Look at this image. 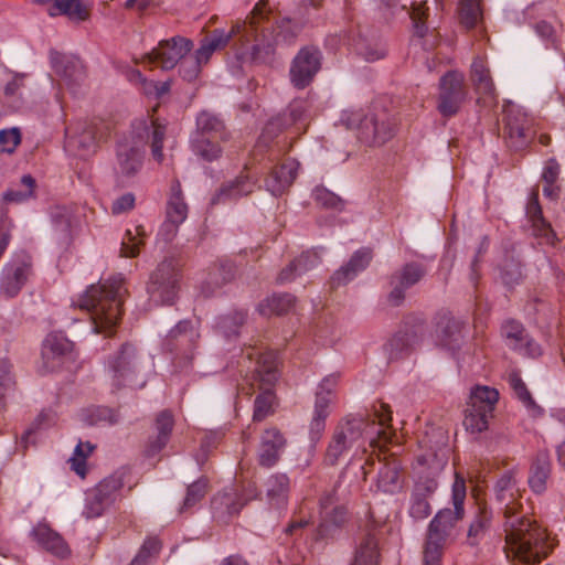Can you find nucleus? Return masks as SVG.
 <instances>
[{
    "instance_id": "1",
    "label": "nucleus",
    "mask_w": 565,
    "mask_h": 565,
    "mask_svg": "<svg viewBox=\"0 0 565 565\" xmlns=\"http://www.w3.org/2000/svg\"><path fill=\"white\" fill-rule=\"evenodd\" d=\"M495 500L503 513L504 552L508 558L540 563L550 552L547 535L522 502L520 482L513 470L504 471L494 484Z\"/></svg>"
},
{
    "instance_id": "2",
    "label": "nucleus",
    "mask_w": 565,
    "mask_h": 565,
    "mask_svg": "<svg viewBox=\"0 0 565 565\" xmlns=\"http://www.w3.org/2000/svg\"><path fill=\"white\" fill-rule=\"evenodd\" d=\"M270 8L266 0L254 7L250 15L243 21L246 47L238 52L237 60L243 64L271 65L275 62L276 46L295 43L302 26L289 18L274 25L269 21Z\"/></svg>"
},
{
    "instance_id": "3",
    "label": "nucleus",
    "mask_w": 565,
    "mask_h": 565,
    "mask_svg": "<svg viewBox=\"0 0 565 565\" xmlns=\"http://www.w3.org/2000/svg\"><path fill=\"white\" fill-rule=\"evenodd\" d=\"M375 417L379 420V427L375 420L361 415H349L342 419L335 427L328 446L326 461L329 465H335L352 447L361 446L360 441L363 439H369L371 447L382 449L391 440V435L385 429L392 420L390 406L381 403L379 408H375Z\"/></svg>"
},
{
    "instance_id": "4",
    "label": "nucleus",
    "mask_w": 565,
    "mask_h": 565,
    "mask_svg": "<svg viewBox=\"0 0 565 565\" xmlns=\"http://www.w3.org/2000/svg\"><path fill=\"white\" fill-rule=\"evenodd\" d=\"M127 289L121 275L104 284L90 285L78 298V307L90 315L93 331L111 335L121 317V306Z\"/></svg>"
},
{
    "instance_id": "5",
    "label": "nucleus",
    "mask_w": 565,
    "mask_h": 565,
    "mask_svg": "<svg viewBox=\"0 0 565 565\" xmlns=\"http://www.w3.org/2000/svg\"><path fill=\"white\" fill-rule=\"evenodd\" d=\"M451 501L454 509H443L436 513L428 525L424 547V565H440L444 546L452 529L465 515L463 502L466 499V481L456 475Z\"/></svg>"
},
{
    "instance_id": "6",
    "label": "nucleus",
    "mask_w": 565,
    "mask_h": 565,
    "mask_svg": "<svg viewBox=\"0 0 565 565\" xmlns=\"http://www.w3.org/2000/svg\"><path fill=\"white\" fill-rule=\"evenodd\" d=\"M341 122L349 129L358 130L359 140L367 146H381L395 134V120L383 107H373L363 114L360 110L343 111Z\"/></svg>"
},
{
    "instance_id": "7",
    "label": "nucleus",
    "mask_w": 565,
    "mask_h": 565,
    "mask_svg": "<svg viewBox=\"0 0 565 565\" xmlns=\"http://www.w3.org/2000/svg\"><path fill=\"white\" fill-rule=\"evenodd\" d=\"M106 379L113 392L122 388H141L147 379L142 372L141 356L137 348L126 342L114 353L109 354L105 362Z\"/></svg>"
},
{
    "instance_id": "8",
    "label": "nucleus",
    "mask_w": 565,
    "mask_h": 565,
    "mask_svg": "<svg viewBox=\"0 0 565 565\" xmlns=\"http://www.w3.org/2000/svg\"><path fill=\"white\" fill-rule=\"evenodd\" d=\"M499 401V392L494 387L476 385L471 388L462 425L471 435H479L489 427V420L493 417L495 405Z\"/></svg>"
},
{
    "instance_id": "9",
    "label": "nucleus",
    "mask_w": 565,
    "mask_h": 565,
    "mask_svg": "<svg viewBox=\"0 0 565 565\" xmlns=\"http://www.w3.org/2000/svg\"><path fill=\"white\" fill-rule=\"evenodd\" d=\"M180 265L177 259L164 258L151 273L147 291L156 303L172 305L180 288Z\"/></svg>"
},
{
    "instance_id": "10",
    "label": "nucleus",
    "mask_w": 565,
    "mask_h": 565,
    "mask_svg": "<svg viewBox=\"0 0 565 565\" xmlns=\"http://www.w3.org/2000/svg\"><path fill=\"white\" fill-rule=\"evenodd\" d=\"M536 135L534 119L518 107H510L503 118V140L511 151H523Z\"/></svg>"
},
{
    "instance_id": "11",
    "label": "nucleus",
    "mask_w": 565,
    "mask_h": 565,
    "mask_svg": "<svg viewBox=\"0 0 565 565\" xmlns=\"http://www.w3.org/2000/svg\"><path fill=\"white\" fill-rule=\"evenodd\" d=\"M468 98L465 75L458 71H448L439 79L437 110L443 117L450 118L459 113Z\"/></svg>"
},
{
    "instance_id": "12",
    "label": "nucleus",
    "mask_w": 565,
    "mask_h": 565,
    "mask_svg": "<svg viewBox=\"0 0 565 565\" xmlns=\"http://www.w3.org/2000/svg\"><path fill=\"white\" fill-rule=\"evenodd\" d=\"M108 130L102 119L85 121L74 131L67 128L65 147L78 157H88L96 151L98 141L106 138Z\"/></svg>"
},
{
    "instance_id": "13",
    "label": "nucleus",
    "mask_w": 565,
    "mask_h": 565,
    "mask_svg": "<svg viewBox=\"0 0 565 565\" xmlns=\"http://www.w3.org/2000/svg\"><path fill=\"white\" fill-rule=\"evenodd\" d=\"M339 483L320 499V524L317 529L319 540L333 537L348 520V511L338 495Z\"/></svg>"
},
{
    "instance_id": "14",
    "label": "nucleus",
    "mask_w": 565,
    "mask_h": 565,
    "mask_svg": "<svg viewBox=\"0 0 565 565\" xmlns=\"http://www.w3.org/2000/svg\"><path fill=\"white\" fill-rule=\"evenodd\" d=\"M31 274V257L23 252L14 254L2 267L0 274V295L8 299L18 296Z\"/></svg>"
},
{
    "instance_id": "15",
    "label": "nucleus",
    "mask_w": 565,
    "mask_h": 565,
    "mask_svg": "<svg viewBox=\"0 0 565 565\" xmlns=\"http://www.w3.org/2000/svg\"><path fill=\"white\" fill-rule=\"evenodd\" d=\"M321 60L322 53L317 46L301 47L290 65L291 84L298 89L308 87L321 68Z\"/></svg>"
},
{
    "instance_id": "16",
    "label": "nucleus",
    "mask_w": 565,
    "mask_h": 565,
    "mask_svg": "<svg viewBox=\"0 0 565 565\" xmlns=\"http://www.w3.org/2000/svg\"><path fill=\"white\" fill-rule=\"evenodd\" d=\"M337 382L338 376L332 374L326 376L318 386L312 418L309 425V434L312 443H317L324 431L326 419L330 415V405L334 396Z\"/></svg>"
},
{
    "instance_id": "17",
    "label": "nucleus",
    "mask_w": 565,
    "mask_h": 565,
    "mask_svg": "<svg viewBox=\"0 0 565 565\" xmlns=\"http://www.w3.org/2000/svg\"><path fill=\"white\" fill-rule=\"evenodd\" d=\"M305 111L306 108L302 102H292L284 113L270 118L256 142L254 157L257 158L258 154L266 151L274 138L286 128L297 124Z\"/></svg>"
},
{
    "instance_id": "18",
    "label": "nucleus",
    "mask_w": 565,
    "mask_h": 565,
    "mask_svg": "<svg viewBox=\"0 0 565 565\" xmlns=\"http://www.w3.org/2000/svg\"><path fill=\"white\" fill-rule=\"evenodd\" d=\"M199 338L200 334L194 324L190 320H182L168 332L162 345L164 350L190 362Z\"/></svg>"
},
{
    "instance_id": "19",
    "label": "nucleus",
    "mask_w": 565,
    "mask_h": 565,
    "mask_svg": "<svg viewBox=\"0 0 565 565\" xmlns=\"http://www.w3.org/2000/svg\"><path fill=\"white\" fill-rule=\"evenodd\" d=\"M192 49L193 42L191 40L178 35L160 41L157 47L146 54L145 60L169 71L174 68Z\"/></svg>"
},
{
    "instance_id": "20",
    "label": "nucleus",
    "mask_w": 565,
    "mask_h": 565,
    "mask_svg": "<svg viewBox=\"0 0 565 565\" xmlns=\"http://www.w3.org/2000/svg\"><path fill=\"white\" fill-rule=\"evenodd\" d=\"M424 265L411 262L394 271L390 277L391 291L387 296L388 302L398 307L406 297V290L418 284L426 276Z\"/></svg>"
},
{
    "instance_id": "21",
    "label": "nucleus",
    "mask_w": 565,
    "mask_h": 565,
    "mask_svg": "<svg viewBox=\"0 0 565 565\" xmlns=\"http://www.w3.org/2000/svg\"><path fill=\"white\" fill-rule=\"evenodd\" d=\"M466 324L462 320L449 312H441L436 317L435 337L439 347L456 352L465 341Z\"/></svg>"
},
{
    "instance_id": "22",
    "label": "nucleus",
    "mask_w": 565,
    "mask_h": 565,
    "mask_svg": "<svg viewBox=\"0 0 565 565\" xmlns=\"http://www.w3.org/2000/svg\"><path fill=\"white\" fill-rule=\"evenodd\" d=\"M233 36H238L241 42L236 51L237 55L247 44L244 38L243 22L234 24L228 32L223 29H215L209 36L202 40L201 46L192 55L203 65L209 62L216 50L224 47Z\"/></svg>"
},
{
    "instance_id": "23",
    "label": "nucleus",
    "mask_w": 565,
    "mask_h": 565,
    "mask_svg": "<svg viewBox=\"0 0 565 565\" xmlns=\"http://www.w3.org/2000/svg\"><path fill=\"white\" fill-rule=\"evenodd\" d=\"M51 62L55 73L71 89L81 86L86 78V68L83 61L75 55L51 52Z\"/></svg>"
},
{
    "instance_id": "24",
    "label": "nucleus",
    "mask_w": 565,
    "mask_h": 565,
    "mask_svg": "<svg viewBox=\"0 0 565 565\" xmlns=\"http://www.w3.org/2000/svg\"><path fill=\"white\" fill-rule=\"evenodd\" d=\"M438 488L436 479L420 477L414 484L409 498L408 513L414 520H424L431 513L430 498Z\"/></svg>"
},
{
    "instance_id": "25",
    "label": "nucleus",
    "mask_w": 565,
    "mask_h": 565,
    "mask_svg": "<svg viewBox=\"0 0 565 565\" xmlns=\"http://www.w3.org/2000/svg\"><path fill=\"white\" fill-rule=\"evenodd\" d=\"M73 343L61 333H50L42 344V367L46 372L60 369L65 358L72 352Z\"/></svg>"
},
{
    "instance_id": "26",
    "label": "nucleus",
    "mask_w": 565,
    "mask_h": 565,
    "mask_svg": "<svg viewBox=\"0 0 565 565\" xmlns=\"http://www.w3.org/2000/svg\"><path fill=\"white\" fill-rule=\"evenodd\" d=\"M286 446L287 439L278 428L269 427L265 429L260 436L257 451L259 465L266 468L275 466L280 459Z\"/></svg>"
},
{
    "instance_id": "27",
    "label": "nucleus",
    "mask_w": 565,
    "mask_h": 565,
    "mask_svg": "<svg viewBox=\"0 0 565 565\" xmlns=\"http://www.w3.org/2000/svg\"><path fill=\"white\" fill-rule=\"evenodd\" d=\"M381 558L379 540L374 529L362 530L356 539L350 565H379Z\"/></svg>"
},
{
    "instance_id": "28",
    "label": "nucleus",
    "mask_w": 565,
    "mask_h": 565,
    "mask_svg": "<svg viewBox=\"0 0 565 565\" xmlns=\"http://www.w3.org/2000/svg\"><path fill=\"white\" fill-rule=\"evenodd\" d=\"M174 427V418L170 411L163 409L156 415L153 434L149 437L146 454L149 457L159 454L169 443Z\"/></svg>"
},
{
    "instance_id": "29",
    "label": "nucleus",
    "mask_w": 565,
    "mask_h": 565,
    "mask_svg": "<svg viewBox=\"0 0 565 565\" xmlns=\"http://www.w3.org/2000/svg\"><path fill=\"white\" fill-rule=\"evenodd\" d=\"M256 186V181L252 180L246 174H239L234 180L224 182L221 188L211 198L210 204L212 206L225 204L236 201L242 196L250 194Z\"/></svg>"
},
{
    "instance_id": "30",
    "label": "nucleus",
    "mask_w": 565,
    "mask_h": 565,
    "mask_svg": "<svg viewBox=\"0 0 565 565\" xmlns=\"http://www.w3.org/2000/svg\"><path fill=\"white\" fill-rule=\"evenodd\" d=\"M372 259V250L370 248H360L356 250L349 262L340 267L331 277L330 284L333 288L347 285L353 280L359 273L363 271Z\"/></svg>"
},
{
    "instance_id": "31",
    "label": "nucleus",
    "mask_w": 565,
    "mask_h": 565,
    "mask_svg": "<svg viewBox=\"0 0 565 565\" xmlns=\"http://www.w3.org/2000/svg\"><path fill=\"white\" fill-rule=\"evenodd\" d=\"M228 132L223 120L215 114L202 110L196 116L195 130L191 138H207L226 141Z\"/></svg>"
},
{
    "instance_id": "32",
    "label": "nucleus",
    "mask_w": 565,
    "mask_h": 565,
    "mask_svg": "<svg viewBox=\"0 0 565 565\" xmlns=\"http://www.w3.org/2000/svg\"><path fill=\"white\" fill-rule=\"evenodd\" d=\"M244 504L245 501L233 488L217 493L211 501L214 518L224 522L231 516L238 514Z\"/></svg>"
},
{
    "instance_id": "33",
    "label": "nucleus",
    "mask_w": 565,
    "mask_h": 565,
    "mask_svg": "<svg viewBox=\"0 0 565 565\" xmlns=\"http://www.w3.org/2000/svg\"><path fill=\"white\" fill-rule=\"evenodd\" d=\"M115 171L118 175L131 177L141 167L142 153L140 148L127 141L117 143Z\"/></svg>"
},
{
    "instance_id": "34",
    "label": "nucleus",
    "mask_w": 565,
    "mask_h": 565,
    "mask_svg": "<svg viewBox=\"0 0 565 565\" xmlns=\"http://www.w3.org/2000/svg\"><path fill=\"white\" fill-rule=\"evenodd\" d=\"M34 540L56 557L65 558L71 550L64 539L45 523H39L32 530Z\"/></svg>"
},
{
    "instance_id": "35",
    "label": "nucleus",
    "mask_w": 565,
    "mask_h": 565,
    "mask_svg": "<svg viewBox=\"0 0 565 565\" xmlns=\"http://www.w3.org/2000/svg\"><path fill=\"white\" fill-rule=\"evenodd\" d=\"M298 167V162L288 160L274 169L265 180L266 189L275 196L281 195L297 178Z\"/></svg>"
},
{
    "instance_id": "36",
    "label": "nucleus",
    "mask_w": 565,
    "mask_h": 565,
    "mask_svg": "<svg viewBox=\"0 0 565 565\" xmlns=\"http://www.w3.org/2000/svg\"><path fill=\"white\" fill-rule=\"evenodd\" d=\"M92 7V2L87 0H54L47 13L51 17L65 15L71 21L83 22L89 19Z\"/></svg>"
},
{
    "instance_id": "37",
    "label": "nucleus",
    "mask_w": 565,
    "mask_h": 565,
    "mask_svg": "<svg viewBox=\"0 0 565 565\" xmlns=\"http://www.w3.org/2000/svg\"><path fill=\"white\" fill-rule=\"evenodd\" d=\"M417 340L413 330H399L383 347L384 353L390 362L406 358Z\"/></svg>"
},
{
    "instance_id": "38",
    "label": "nucleus",
    "mask_w": 565,
    "mask_h": 565,
    "mask_svg": "<svg viewBox=\"0 0 565 565\" xmlns=\"http://www.w3.org/2000/svg\"><path fill=\"white\" fill-rule=\"evenodd\" d=\"M137 135L140 139L143 137L150 142L152 157L161 162L163 160V140L166 137V126L159 124L157 120L150 122L140 121L136 127Z\"/></svg>"
},
{
    "instance_id": "39",
    "label": "nucleus",
    "mask_w": 565,
    "mask_h": 565,
    "mask_svg": "<svg viewBox=\"0 0 565 565\" xmlns=\"http://www.w3.org/2000/svg\"><path fill=\"white\" fill-rule=\"evenodd\" d=\"M551 475V460L546 451H539L529 475V486L537 494L546 490V483Z\"/></svg>"
},
{
    "instance_id": "40",
    "label": "nucleus",
    "mask_w": 565,
    "mask_h": 565,
    "mask_svg": "<svg viewBox=\"0 0 565 565\" xmlns=\"http://www.w3.org/2000/svg\"><path fill=\"white\" fill-rule=\"evenodd\" d=\"M470 79L477 94L482 96H494L495 86L486 61L479 56L475 57L470 67Z\"/></svg>"
},
{
    "instance_id": "41",
    "label": "nucleus",
    "mask_w": 565,
    "mask_h": 565,
    "mask_svg": "<svg viewBox=\"0 0 565 565\" xmlns=\"http://www.w3.org/2000/svg\"><path fill=\"white\" fill-rule=\"evenodd\" d=\"M377 473V489L384 493H396L402 489V481L399 478L401 466L396 460L381 462Z\"/></svg>"
},
{
    "instance_id": "42",
    "label": "nucleus",
    "mask_w": 565,
    "mask_h": 565,
    "mask_svg": "<svg viewBox=\"0 0 565 565\" xmlns=\"http://www.w3.org/2000/svg\"><path fill=\"white\" fill-rule=\"evenodd\" d=\"M354 50L358 55L366 62H375L386 56L387 50L385 42L380 36L360 35L355 41Z\"/></svg>"
},
{
    "instance_id": "43",
    "label": "nucleus",
    "mask_w": 565,
    "mask_h": 565,
    "mask_svg": "<svg viewBox=\"0 0 565 565\" xmlns=\"http://www.w3.org/2000/svg\"><path fill=\"white\" fill-rule=\"evenodd\" d=\"M289 478L284 473L270 476L266 481V494L270 505L284 508L288 500Z\"/></svg>"
},
{
    "instance_id": "44",
    "label": "nucleus",
    "mask_w": 565,
    "mask_h": 565,
    "mask_svg": "<svg viewBox=\"0 0 565 565\" xmlns=\"http://www.w3.org/2000/svg\"><path fill=\"white\" fill-rule=\"evenodd\" d=\"M254 374L262 384L273 386L278 379L276 354L274 352L259 353Z\"/></svg>"
},
{
    "instance_id": "45",
    "label": "nucleus",
    "mask_w": 565,
    "mask_h": 565,
    "mask_svg": "<svg viewBox=\"0 0 565 565\" xmlns=\"http://www.w3.org/2000/svg\"><path fill=\"white\" fill-rule=\"evenodd\" d=\"M526 213L532 222L534 234L546 238L547 242H551L555 235L550 224H547L543 217L537 193H533L530 198L526 206Z\"/></svg>"
},
{
    "instance_id": "46",
    "label": "nucleus",
    "mask_w": 565,
    "mask_h": 565,
    "mask_svg": "<svg viewBox=\"0 0 565 565\" xmlns=\"http://www.w3.org/2000/svg\"><path fill=\"white\" fill-rule=\"evenodd\" d=\"M167 220L174 224H182L188 216V205L182 195L181 185L175 182L171 186V194L167 203Z\"/></svg>"
},
{
    "instance_id": "47",
    "label": "nucleus",
    "mask_w": 565,
    "mask_h": 565,
    "mask_svg": "<svg viewBox=\"0 0 565 565\" xmlns=\"http://www.w3.org/2000/svg\"><path fill=\"white\" fill-rule=\"evenodd\" d=\"M222 140L207 138H191L190 145L193 153L205 162H213L222 157L223 149L220 146Z\"/></svg>"
},
{
    "instance_id": "48",
    "label": "nucleus",
    "mask_w": 565,
    "mask_h": 565,
    "mask_svg": "<svg viewBox=\"0 0 565 565\" xmlns=\"http://www.w3.org/2000/svg\"><path fill=\"white\" fill-rule=\"evenodd\" d=\"M247 320V311L235 309L217 319L216 328L226 338L231 339L238 335L241 327Z\"/></svg>"
},
{
    "instance_id": "49",
    "label": "nucleus",
    "mask_w": 565,
    "mask_h": 565,
    "mask_svg": "<svg viewBox=\"0 0 565 565\" xmlns=\"http://www.w3.org/2000/svg\"><path fill=\"white\" fill-rule=\"evenodd\" d=\"M147 233L142 225H137L135 230H127L120 246L121 257H137L140 252V247L145 244Z\"/></svg>"
},
{
    "instance_id": "50",
    "label": "nucleus",
    "mask_w": 565,
    "mask_h": 565,
    "mask_svg": "<svg viewBox=\"0 0 565 565\" xmlns=\"http://www.w3.org/2000/svg\"><path fill=\"white\" fill-rule=\"evenodd\" d=\"M94 488L110 505H113L120 498V492L124 488V477L121 473H113L104 478Z\"/></svg>"
},
{
    "instance_id": "51",
    "label": "nucleus",
    "mask_w": 565,
    "mask_h": 565,
    "mask_svg": "<svg viewBox=\"0 0 565 565\" xmlns=\"http://www.w3.org/2000/svg\"><path fill=\"white\" fill-rule=\"evenodd\" d=\"M295 300L290 294L273 295L259 305L258 310L262 315H284L294 307Z\"/></svg>"
},
{
    "instance_id": "52",
    "label": "nucleus",
    "mask_w": 565,
    "mask_h": 565,
    "mask_svg": "<svg viewBox=\"0 0 565 565\" xmlns=\"http://www.w3.org/2000/svg\"><path fill=\"white\" fill-rule=\"evenodd\" d=\"M459 21L467 30L473 29L482 20V11L479 0H460Z\"/></svg>"
},
{
    "instance_id": "53",
    "label": "nucleus",
    "mask_w": 565,
    "mask_h": 565,
    "mask_svg": "<svg viewBox=\"0 0 565 565\" xmlns=\"http://www.w3.org/2000/svg\"><path fill=\"white\" fill-rule=\"evenodd\" d=\"M15 384L12 364L6 359H0V411L6 408L7 399L14 392Z\"/></svg>"
},
{
    "instance_id": "54",
    "label": "nucleus",
    "mask_w": 565,
    "mask_h": 565,
    "mask_svg": "<svg viewBox=\"0 0 565 565\" xmlns=\"http://www.w3.org/2000/svg\"><path fill=\"white\" fill-rule=\"evenodd\" d=\"M492 514L487 509H480L468 530V541L470 545H477L484 536L491 525Z\"/></svg>"
},
{
    "instance_id": "55",
    "label": "nucleus",
    "mask_w": 565,
    "mask_h": 565,
    "mask_svg": "<svg viewBox=\"0 0 565 565\" xmlns=\"http://www.w3.org/2000/svg\"><path fill=\"white\" fill-rule=\"evenodd\" d=\"M508 382L516 398L522 402L526 408L536 411L539 413L542 412L541 408L535 404L526 384L523 382L518 371L510 372Z\"/></svg>"
},
{
    "instance_id": "56",
    "label": "nucleus",
    "mask_w": 565,
    "mask_h": 565,
    "mask_svg": "<svg viewBox=\"0 0 565 565\" xmlns=\"http://www.w3.org/2000/svg\"><path fill=\"white\" fill-rule=\"evenodd\" d=\"M235 266L232 262L220 260L210 271L206 285L220 288L230 282L235 277Z\"/></svg>"
},
{
    "instance_id": "57",
    "label": "nucleus",
    "mask_w": 565,
    "mask_h": 565,
    "mask_svg": "<svg viewBox=\"0 0 565 565\" xmlns=\"http://www.w3.org/2000/svg\"><path fill=\"white\" fill-rule=\"evenodd\" d=\"M94 449L95 445L90 444L89 441H79L74 449L73 456L68 460L71 469L82 478H84L87 472L86 459L94 451Z\"/></svg>"
},
{
    "instance_id": "58",
    "label": "nucleus",
    "mask_w": 565,
    "mask_h": 565,
    "mask_svg": "<svg viewBox=\"0 0 565 565\" xmlns=\"http://www.w3.org/2000/svg\"><path fill=\"white\" fill-rule=\"evenodd\" d=\"M110 504L104 499L95 488L86 492L85 507L83 515L86 519H95L100 516Z\"/></svg>"
},
{
    "instance_id": "59",
    "label": "nucleus",
    "mask_w": 565,
    "mask_h": 565,
    "mask_svg": "<svg viewBox=\"0 0 565 565\" xmlns=\"http://www.w3.org/2000/svg\"><path fill=\"white\" fill-rule=\"evenodd\" d=\"M274 392L271 388H265L258 394L254 402V422H262L273 414Z\"/></svg>"
},
{
    "instance_id": "60",
    "label": "nucleus",
    "mask_w": 565,
    "mask_h": 565,
    "mask_svg": "<svg viewBox=\"0 0 565 565\" xmlns=\"http://www.w3.org/2000/svg\"><path fill=\"white\" fill-rule=\"evenodd\" d=\"M206 491L207 481L205 479H199L192 482L186 489V494L180 508V512L182 513L194 507L199 501H201L205 497Z\"/></svg>"
},
{
    "instance_id": "61",
    "label": "nucleus",
    "mask_w": 565,
    "mask_h": 565,
    "mask_svg": "<svg viewBox=\"0 0 565 565\" xmlns=\"http://www.w3.org/2000/svg\"><path fill=\"white\" fill-rule=\"evenodd\" d=\"M21 185L23 190L9 189L3 193V200L6 202L20 203L32 196L35 186V180L30 174H24L21 178Z\"/></svg>"
},
{
    "instance_id": "62",
    "label": "nucleus",
    "mask_w": 565,
    "mask_h": 565,
    "mask_svg": "<svg viewBox=\"0 0 565 565\" xmlns=\"http://www.w3.org/2000/svg\"><path fill=\"white\" fill-rule=\"evenodd\" d=\"M500 277L504 285L512 287L522 279V267L519 260L505 258L500 265Z\"/></svg>"
},
{
    "instance_id": "63",
    "label": "nucleus",
    "mask_w": 565,
    "mask_h": 565,
    "mask_svg": "<svg viewBox=\"0 0 565 565\" xmlns=\"http://www.w3.org/2000/svg\"><path fill=\"white\" fill-rule=\"evenodd\" d=\"M313 198L317 204L326 209H333L341 211L344 206L343 200L335 193L329 191L323 186H318L313 191Z\"/></svg>"
},
{
    "instance_id": "64",
    "label": "nucleus",
    "mask_w": 565,
    "mask_h": 565,
    "mask_svg": "<svg viewBox=\"0 0 565 565\" xmlns=\"http://www.w3.org/2000/svg\"><path fill=\"white\" fill-rule=\"evenodd\" d=\"M178 64L179 73L184 81L193 82L199 77L202 64L192 54L184 55Z\"/></svg>"
}]
</instances>
